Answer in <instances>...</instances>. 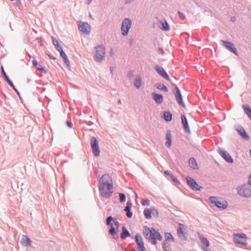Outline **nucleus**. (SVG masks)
I'll list each match as a JSON object with an SVG mask.
<instances>
[{
	"label": "nucleus",
	"instance_id": "47",
	"mask_svg": "<svg viewBox=\"0 0 251 251\" xmlns=\"http://www.w3.org/2000/svg\"><path fill=\"white\" fill-rule=\"evenodd\" d=\"M178 14V16H179V17L180 19L181 20H185L186 19V17L184 15V14H183L182 12H181L180 11H178L177 12Z\"/></svg>",
	"mask_w": 251,
	"mask_h": 251
},
{
	"label": "nucleus",
	"instance_id": "34",
	"mask_svg": "<svg viewBox=\"0 0 251 251\" xmlns=\"http://www.w3.org/2000/svg\"><path fill=\"white\" fill-rule=\"evenodd\" d=\"M200 239L201 243L203 246H205L206 247L209 246V242L206 238L202 237H200Z\"/></svg>",
	"mask_w": 251,
	"mask_h": 251
},
{
	"label": "nucleus",
	"instance_id": "13",
	"mask_svg": "<svg viewBox=\"0 0 251 251\" xmlns=\"http://www.w3.org/2000/svg\"><path fill=\"white\" fill-rule=\"evenodd\" d=\"M154 69L157 72V73L163 78H165L167 80L170 81L169 75L162 67L156 65L154 67Z\"/></svg>",
	"mask_w": 251,
	"mask_h": 251
},
{
	"label": "nucleus",
	"instance_id": "50",
	"mask_svg": "<svg viewBox=\"0 0 251 251\" xmlns=\"http://www.w3.org/2000/svg\"><path fill=\"white\" fill-rule=\"evenodd\" d=\"M46 54L49 57V58L50 59H52V60H55L56 59L55 57H54L53 55L50 54V53L49 51H46Z\"/></svg>",
	"mask_w": 251,
	"mask_h": 251
},
{
	"label": "nucleus",
	"instance_id": "44",
	"mask_svg": "<svg viewBox=\"0 0 251 251\" xmlns=\"http://www.w3.org/2000/svg\"><path fill=\"white\" fill-rule=\"evenodd\" d=\"M134 75V71L133 70H130L128 71L127 74V76L129 78L131 79V77H132Z\"/></svg>",
	"mask_w": 251,
	"mask_h": 251
},
{
	"label": "nucleus",
	"instance_id": "30",
	"mask_svg": "<svg viewBox=\"0 0 251 251\" xmlns=\"http://www.w3.org/2000/svg\"><path fill=\"white\" fill-rule=\"evenodd\" d=\"M165 240L164 242H166L167 241H172L173 242L175 241V239L174 237L172 236L171 233L170 232H166L165 233Z\"/></svg>",
	"mask_w": 251,
	"mask_h": 251
},
{
	"label": "nucleus",
	"instance_id": "9",
	"mask_svg": "<svg viewBox=\"0 0 251 251\" xmlns=\"http://www.w3.org/2000/svg\"><path fill=\"white\" fill-rule=\"evenodd\" d=\"M187 185L194 191L200 190L202 187L200 186L192 177L187 176L186 177Z\"/></svg>",
	"mask_w": 251,
	"mask_h": 251
},
{
	"label": "nucleus",
	"instance_id": "46",
	"mask_svg": "<svg viewBox=\"0 0 251 251\" xmlns=\"http://www.w3.org/2000/svg\"><path fill=\"white\" fill-rule=\"evenodd\" d=\"M162 245L163 249H171L170 245L166 242H164Z\"/></svg>",
	"mask_w": 251,
	"mask_h": 251
},
{
	"label": "nucleus",
	"instance_id": "7",
	"mask_svg": "<svg viewBox=\"0 0 251 251\" xmlns=\"http://www.w3.org/2000/svg\"><path fill=\"white\" fill-rule=\"evenodd\" d=\"M90 145L92 148V152L95 156H98L100 155V150L99 146V142L97 139L93 136L91 138Z\"/></svg>",
	"mask_w": 251,
	"mask_h": 251
},
{
	"label": "nucleus",
	"instance_id": "12",
	"mask_svg": "<svg viewBox=\"0 0 251 251\" xmlns=\"http://www.w3.org/2000/svg\"><path fill=\"white\" fill-rule=\"evenodd\" d=\"M223 43V45L228 50L233 53L235 55H237V51L236 49L234 47V45L230 42L221 40Z\"/></svg>",
	"mask_w": 251,
	"mask_h": 251
},
{
	"label": "nucleus",
	"instance_id": "21",
	"mask_svg": "<svg viewBox=\"0 0 251 251\" xmlns=\"http://www.w3.org/2000/svg\"><path fill=\"white\" fill-rule=\"evenodd\" d=\"M122 231L120 234V238L122 239H126L127 237H129L131 236L130 232L125 226H122Z\"/></svg>",
	"mask_w": 251,
	"mask_h": 251
},
{
	"label": "nucleus",
	"instance_id": "23",
	"mask_svg": "<svg viewBox=\"0 0 251 251\" xmlns=\"http://www.w3.org/2000/svg\"><path fill=\"white\" fill-rule=\"evenodd\" d=\"M134 86L139 89L142 85V77L140 75H137L134 81Z\"/></svg>",
	"mask_w": 251,
	"mask_h": 251
},
{
	"label": "nucleus",
	"instance_id": "25",
	"mask_svg": "<svg viewBox=\"0 0 251 251\" xmlns=\"http://www.w3.org/2000/svg\"><path fill=\"white\" fill-rule=\"evenodd\" d=\"M1 72L2 74V76L4 79V80L9 84L11 85L12 83V82L11 80H10L8 76L7 75L6 73L5 72L3 67L2 66H1Z\"/></svg>",
	"mask_w": 251,
	"mask_h": 251
},
{
	"label": "nucleus",
	"instance_id": "29",
	"mask_svg": "<svg viewBox=\"0 0 251 251\" xmlns=\"http://www.w3.org/2000/svg\"><path fill=\"white\" fill-rule=\"evenodd\" d=\"M156 88L163 91L165 92H168V88L166 86H165L164 84L161 83H158L156 84Z\"/></svg>",
	"mask_w": 251,
	"mask_h": 251
},
{
	"label": "nucleus",
	"instance_id": "62",
	"mask_svg": "<svg viewBox=\"0 0 251 251\" xmlns=\"http://www.w3.org/2000/svg\"><path fill=\"white\" fill-rule=\"evenodd\" d=\"M86 123L88 125H89V126H91V125H92L93 124V123H92V122H91V121H89V122H88V123H87L86 122Z\"/></svg>",
	"mask_w": 251,
	"mask_h": 251
},
{
	"label": "nucleus",
	"instance_id": "64",
	"mask_svg": "<svg viewBox=\"0 0 251 251\" xmlns=\"http://www.w3.org/2000/svg\"><path fill=\"white\" fill-rule=\"evenodd\" d=\"M202 249L204 250V251H207V250L204 247H202Z\"/></svg>",
	"mask_w": 251,
	"mask_h": 251
},
{
	"label": "nucleus",
	"instance_id": "38",
	"mask_svg": "<svg viewBox=\"0 0 251 251\" xmlns=\"http://www.w3.org/2000/svg\"><path fill=\"white\" fill-rule=\"evenodd\" d=\"M151 211H152L151 213H152L153 216H154V217H158L159 213H158V210L156 208H155L154 207H152Z\"/></svg>",
	"mask_w": 251,
	"mask_h": 251
},
{
	"label": "nucleus",
	"instance_id": "14",
	"mask_svg": "<svg viewBox=\"0 0 251 251\" xmlns=\"http://www.w3.org/2000/svg\"><path fill=\"white\" fill-rule=\"evenodd\" d=\"M219 154L228 163H232L233 159L231 155L226 151L219 149Z\"/></svg>",
	"mask_w": 251,
	"mask_h": 251
},
{
	"label": "nucleus",
	"instance_id": "55",
	"mask_svg": "<svg viewBox=\"0 0 251 251\" xmlns=\"http://www.w3.org/2000/svg\"><path fill=\"white\" fill-rule=\"evenodd\" d=\"M124 210L126 212L127 211H129L131 210V208H129V207H125L124 209Z\"/></svg>",
	"mask_w": 251,
	"mask_h": 251
},
{
	"label": "nucleus",
	"instance_id": "19",
	"mask_svg": "<svg viewBox=\"0 0 251 251\" xmlns=\"http://www.w3.org/2000/svg\"><path fill=\"white\" fill-rule=\"evenodd\" d=\"M237 131L238 133V134L245 140H249L250 139V136L247 133L244 128L240 126L239 128L237 129Z\"/></svg>",
	"mask_w": 251,
	"mask_h": 251
},
{
	"label": "nucleus",
	"instance_id": "53",
	"mask_svg": "<svg viewBox=\"0 0 251 251\" xmlns=\"http://www.w3.org/2000/svg\"><path fill=\"white\" fill-rule=\"evenodd\" d=\"M132 206V203L131 201H127L126 202V207H129L131 208V207Z\"/></svg>",
	"mask_w": 251,
	"mask_h": 251
},
{
	"label": "nucleus",
	"instance_id": "40",
	"mask_svg": "<svg viewBox=\"0 0 251 251\" xmlns=\"http://www.w3.org/2000/svg\"><path fill=\"white\" fill-rule=\"evenodd\" d=\"M119 196L120 201L121 202H125L126 201V195H125V194L120 193L119 194Z\"/></svg>",
	"mask_w": 251,
	"mask_h": 251
},
{
	"label": "nucleus",
	"instance_id": "11",
	"mask_svg": "<svg viewBox=\"0 0 251 251\" xmlns=\"http://www.w3.org/2000/svg\"><path fill=\"white\" fill-rule=\"evenodd\" d=\"M234 241L235 243L243 245L246 244L245 234H234Z\"/></svg>",
	"mask_w": 251,
	"mask_h": 251
},
{
	"label": "nucleus",
	"instance_id": "22",
	"mask_svg": "<svg viewBox=\"0 0 251 251\" xmlns=\"http://www.w3.org/2000/svg\"><path fill=\"white\" fill-rule=\"evenodd\" d=\"M166 142L165 143L166 146L170 148L172 145V137L171 131L170 130H168L166 134Z\"/></svg>",
	"mask_w": 251,
	"mask_h": 251
},
{
	"label": "nucleus",
	"instance_id": "24",
	"mask_svg": "<svg viewBox=\"0 0 251 251\" xmlns=\"http://www.w3.org/2000/svg\"><path fill=\"white\" fill-rule=\"evenodd\" d=\"M189 166L194 169V170H197L198 169V166L197 163V162L196 161V159L194 157H191L189 160Z\"/></svg>",
	"mask_w": 251,
	"mask_h": 251
},
{
	"label": "nucleus",
	"instance_id": "5",
	"mask_svg": "<svg viewBox=\"0 0 251 251\" xmlns=\"http://www.w3.org/2000/svg\"><path fill=\"white\" fill-rule=\"evenodd\" d=\"M209 201L211 203L221 210H224L228 206V203L226 200H221L219 201V199L216 197H210Z\"/></svg>",
	"mask_w": 251,
	"mask_h": 251
},
{
	"label": "nucleus",
	"instance_id": "63",
	"mask_svg": "<svg viewBox=\"0 0 251 251\" xmlns=\"http://www.w3.org/2000/svg\"><path fill=\"white\" fill-rule=\"evenodd\" d=\"M248 181H249L250 183H251V175H250V176H249V177Z\"/></svg>",
	"mask_w": 251,
	"mask_h": 251
},
{
	"label": "nucleus",
	"instance_id": "32",
	"mask_svg": "<svg viewBox=\"0 0 251 251\" xmlns=\"http://www.w3.org/2000/svg\"><path fill=\"white\" fill-rule=\"evenodd\" d=\"M64 63H65L67 67V68L70 70V62L69 60V59L66 54V53L64 52Z\"/></svg>",
	"mask_w": 251,
	"mask_h": 251
},
{
	"label": "nucleus",
	"instance_id": "48",
	"mask_svg": "<svg viewBox=\"0 0 251 251\" xmlns=\"http://www.w3.org/2000/svg\"><path fill=\"white\" fill-rule=\"evenodd\" d=\"M14 90V91L16 93V94L19 96V97H20V93L17 90V89L16 88V87H15V86L14 85L13 83H12V84L11 85H9Z\"/></svg>",
	"mask_w": 251,
	"mask_h": 251
},
{
	"label": "nucleus",
	"instance_id": "42",
	"mask_svg": "<svg viewBox=\"0 0 251 251\" xmlns=\"http://www.w3.org/2000/svg\"><path fill=\"white\" fill-rule=\"evenodd\" d=\"M141 204L143 205L149 206L150 204V201L148 199H143L141 201Z\"/></svg>",
	"mask_w": 251,
	"mask_h": 251
},
{
	"label": "nucleus",
	"instance_id": "57",
	"mask_svg": "<svg viewBox=\"0 0 251 251\" xmlns=\"http://www.w3.org/2000/svg\"><path fill=\"white\" fill-rule=\"evenodd\" d=\"M158 50L159 51H160V52L162 54H163L164 52V50H163L162 48H159L158 49Z\"/></svg>",
	"mask_w": 251,
	"mask_h": 251
},
{
	"label": "nucleus",
	"instance_id": "36",
	"mask_svg": "<svg viewBox=\"0 0 251 251\" xmlns=\"http://www.w3.org/2000/svg\"><path fill=\"white\" fill-rule=\"evenodd\" d=\"M115 219H113L112 216H109L107 217L106 219V224L107 226H111L113 225V224L111 223V222Z\"/></svg>",
	"mask_w": 251,
	"mask_h": 251
},
{
	"label": "nucleus",
	"instance_id": "10",
	"mask_svg": "<svg viewBox=\"0 0 251 251\" xmlns=\"http://www.w3.org/2000/svg\"><path fill=\"white\" fill-rule=\"evenodd\" d=\"M186 230V226L182 224L179 223L178 227L177 229V233L178 237L181 240L184 241H186L187 240L186 232H185Z\"/></svg>",
	"mask_w": 251,
	"mask_h": 251
},
{
	"label": "nucleus",
	"instance_id": "16",
	"mask_svg": "<svg viewBox=\"0 0 251 251\" xmlns=\"http://www.w3.org/2000/svg\"><path fill=\"white\" fill-rule=\"evenodd\" d=\"M32 241L26 236L23 235L22 236L20 243L25 247H30Z\"/></svg>",
	"mask_w": 251,
	"mask_h": 251
},
{
	"label": "nucleus",
	"instance_id": "43",
	"mask_svg": "<svg viewBox=\"0 0 251 251\" xmlns=\"http://www.w3.org/2000/svg\"><path fill=\"white\" fill-rule=\"evenodd\" d=\"M171 83H172L173 87L174 88V93H180V91L179 90L178 87L175 84H174L172 82H171Z\"/></svg>",
	"mask_w": 251,
	"mask_h": 251
},
{
	"label": "nucleus",
	"instance_id": "58",
	"mask_svg": "<svg viewBox=\"0 0 251 251\" xmlns=\"http://www.w3.org/2000/svg\"><path fill=\"white\" fill-rule=\"evenodd\" d=\"M235 20L236 19H235V17H234V16L231 17V18H230L231 21H232V22H234Z\"/></svg>",
	"mask_w": 251,
	"mask_h": 251
},
{
	"label": "nucleus",
	"instance_id": "61",
	"mask_svg": "<svg viewBox=\"0 0 251 251\" xmlns=\"http://www.w3.org/2000/svg\"><path fill=\"white\" fill-rule=\"evenodd\" d=\"M92 0H87L86 3L88 4H89L91 2Z\"/></svg>",
	"mask_w": 251,
	"mask_h": 251
},
{
	"label": "nucleus",
	"instance_id": "37",
	"mask_svg": "<svg viewBox=\"0 0 251 251\" xmlns=\"http://www.w3.org/2000/svg\"><path fill=\"white\" fill-rule=\"evenodd\" d=\"M110 228L109 229V233L111 235H114L117 233V231L113 225L110 226Z\"/></svg>",
	"mask_w": 251,
	"mask_h": 251
},
{
	"label": "nucleus",
	"instance_id": "6",
	"mask_svg": "<svg viewBox=\"0 0 251 251\" xmlns=\"http://www.w3.org/2000/svg\"><path fill=\"white\" fill-rule=\"evenodd\" d=\"M132 21L129 18H125L122 23L121 32L122 34L125 36L128 34V31L131 28Z\"/></svg>",
	"mask_w": 251,
	"mask_h": 251
},
{
	"label": "nucleus",
	"instance_id": "15",
	"mask_svg": "<svg viewBox=\"0 0 251 251\" xmlns=\"http://www.w3.org/2000/svg\"><path fill=\"white\" fill-rule=\"evenodd\" d=\"M52 41L56 50L59 52L60 56L63 58V49L58 40L54 37H51Z\"/></svg>",
	"mask_w": 251,
	"mask_h": 251
},
{
	"label": "nucleus",
	"instance_id": "59",
	"mask_svg": "<svg viewBox=\"0 0 251 251\" xmlns=\"http://www.w3.org/2000/svg\"><path fill=\"white\" fill-rule=\"evenodd\" d=\"M113 70H114V68H113V67H111L110 68V73H111V74H113Z\"/></svg>",
	"mask_w": 251,
	"mask_h": 251
},
{
	"label": "nucleus",
	"instance_id": "20",
	"mask_svg": "<svg viewBox=\"0 0 251 251\" xmlns=\"http://www.w3.org/2000/svg\"><path fill=\"white\" fill-rule=\"evenodd\" d=\"M174 94L178 103L182 106L183 108H185V105L183 101L182 96L181 92L174 93Z\"/></svg>",
	"mask_w": 251,
	"mask_h": 251
},
{
	"label": "nucleus",
	"instance_id": "41",
	"mask_svg": "<svg viewBox=\"0 0 251 251\" xmlns=\"http://www.w3.org/2000/svg\"><path fill=\"white\" fill-rule=\"evenodd\" d=\"M34 67H35L38 70H40L42 72L45 73L47 72L46 70L43 67H42V65L38 63Z\"/></svg>",
	"mask_w": 251,
	"mask_h": 251
},
{
	"label": "nucleus",
	"instance_id": "45",
	"mask_svg": "<svg viewBox=\"0 0 251 251\" xmlns=\"http://www.w3.org/2000/svg\"><path fill=\"white\" fill-rule=\"evenodd\" d=\"M29 57L30 58H32L33 59L32 61V64L34 66H35L37 64L38 62L37 61H36V58L35 57V56H30V55H28Z\"/></svg>",
	"mask_w": 251,
	"mask_h": 251
},
{
	"label": "nucleus",
	"instance_id": "60",
	"mask_svg": "<svg viewBox=\"0 0 251 251\" xmlns=\"http://www.w3.org/2000/svg\"><path fill=\"white\" fill-rule=\"evenodd\" d=\"M164 251H172L171 249H163Z\"/></svg>",
	"mask_w": 251,
	"mask_h": 251
},
{
	"label": "nucleus",
	"instance_id": "54",
	"mask_svg": "<svg viewBox=\"0 0 251 251\" xmlns=\"http://www.w3.org/2000/svg\"><path fill=\"white\" fill-rule=\"evenodd\" d=\"M134 0H125V4H130Z\"/></svg>",
	"mask_w": 251,
	"mask_h": 251
},
{
	"label": "nucleus",
	"instance_id": "28",
	"mask_svg": "<svg viewBox=\"0 0 251 251\" xmlns=\"http://www.w3.org/2000/svg\"><path fill=\"white\" fill-rule=\"evenodd\" d=\"M242 107L245 113L251 120V108L249 106L245 105H243Z\"/></svg>",
	"mask_w": 251,
	"mask_h": 251
},
{
	"label": "nucleus",
	"instance_id": "51",
	"mask_svg": "<svg viewBox=\"0 0 251 251\" xmlns=\"http://www.w3.org/2000/svg\"><path fill=\"white\" fill-rule=\"evenodd\" d=\"M132 212L130 211H127L126 212V216L128 218H130L132 217Z\"/></svg>",
	"mask_w": 251,
	"mask_h": 251
},
{
	"label": "nucleus",
	"instance_id": "26",
	"mask_svg": "<svg viewBox=\"0 0 251 251\" xmlns=\"http://www.w3.org/2000/svg\"><path fill=\"white\" fill-rule=\"evenodd\" d=\"M172 114L169 111H164L163 118L166 122H170L172 119Z\"/></svg>",
	"mask_w": 251,
	"mask_h": 251
},
{
	"label": "nucleus",
	"instance_id": "33",
	"mask_svg": "<svg viewBox=\"0 0 251 251\" xmlns=\"http://www.w3.org/2000/svg\"><path fill=\"white\" fill-rule=\"evenodd\" d=\"M135 241L136 244H138L141 242H143V238L140 234L137 233L135 236Z\"/></svg>",
	"mask_w": 251,
	"mask_h": 251
},
{
	"label": "nucleus",
	"instance_id": "18",
	"mask_svg": "<svg viewBox=\"0 0 251 251\" xmlns=\"http://www.w3.org/2000/svg\"><path fill=\"white\" fill-rule=\"evenodd\" d=\"M151 95L153 100L157 104H160L163 102V97L162 95L154 92L152 93Z\"/></svg>",
	"mask_w": 251,
	"mask_h": 251
},
{
	"label": "nucleus",
	"instance_id": "49",
	"mask_svg": "<svg viewBox=\"0 0 251 251\" xmlns=\"http://www.w3.org/2000/svg\"><path fill=\"white\" fill-rule=\"evenodd\" d=\"M65 124L66 125V126L69 128H71L73 127V124L70 121H67L65 122Z\"/></svg>",
	"mask_w": 251,
	"mask_h": 251
},
{
	"label": "nucleus",
	"instance_id": "52",
	"mask_svg": "<svg viewBox=\"0 0 251 251\" xmlns=\"http://www.w3.org/2000/svg\"><path fill=\"white\" fill-rule=\"evenodd\" d=\"M113 222H114L115 226H116V227L118 228L120 226V224L118 222V221L116 219H115L114 220H113Z\"/></svg>",
	"mask_w": 251,
	"mask_h": 251
},
{
	"label": "nucleus",
	"instance_id": "3",
	"mask_svg": "<svg viewBox=\"0 0 251 251\" xmlns=\"http://www.w3.org/2000/svg\"><path fill=\"white\" fill-rule=\"evenodd\" d=\"M238 194L244 198H249L251 196V183L249 181L238 187L237 188Z\"/></svg>",
	"mask_w": 251,
	"mask_h": 251
},
{
	"label": "nucleus",
	"instance_id": "4",
	"mask_svg": "<svg viewBox=\"0 0 251 251\" xmlns=\"http://www.w3.org/2000/svg\"><path fill=\"white\" fill-rule=\"evenodd\" d=\"M96 51L94 55V60L97 62H101L105 56V48L103 45L95 47Z\"/></svg>",
	"mask_w": 251,
	"mask_h": 251
},
{
	"label": "nucleus",
	"instance_id": "56",
	"mask_svg": "<svg viewBox=\"0 0 251 251\" xmlns=\"http://www.w3.org/2000/svg\"><path fill=\"white\" fill-rule=\"evenodd\" d=\"M164 174L166 175L170 176H171V175L172 174V173H170L168 171L166 170L164 171Z\"/></svg>",
	"mask_w": 251,
	"mask_h": 251
},
{
	"label": "nucleus",
	"instance_id": "17",
	"mask_svg": "<svg viewBox=\"0 0 251 251\" xmlns=\"http://www.w3.org/2000/svg\"><path fill=\"white\" fill-rule=\"evenodd\" d=\"M181 119L183 128L185 131L188 134H190V129L189 128L188 122L187 120L186 117L184 115L181 116Z\"/></svg>",
	"mask_w": 251,
	"mask_h": 251
},
{
	"label": "nucleus",
	"instance_id": "35",
	"mask_svg": "<svg viewBox=\"0 0 251 251\" xmlns=\"http://www.w3.org/2000/svg\"><path fill=\"white\" fill-rule=\"evenodd\" d=\"M137 246L138 251H146L144 242L137 244Z\"/></svg>",
	"mask_w": 251,
	"mask_h": 251
},
{
	"label": "nucleus",
	"instance_id": "1",
	"mask_svg": "<svg viewBox=\"0 0 251 251\" xmlns=\"http://www.w3.org/2000/svg\"><path fill=\"white\" fill-rule=\"evenodd\" d=\"M112 179L108 174L102 176L99 180V190L100 196L105 198L112 196L113 191Z\"/></svg>",
	"mask_w": 251,
	"mask_h": 251
},
{
	"label": "nucleus",
	"instance_id": "39",
	"mask_svg": "<svg viewBox=\"0 0 251 251\" xmlns=\"http://www.w3.org/2000/svg\"><path fill=\"white\" fill-rule=\"evenodd\" d=\"M171 177L172 180L177 185H180L181 184L180 182L177 179V178L173 175H171Z\"/></svg>",
	"mask_w": 251,
	"mask_h": 251
},
{
	"label": "nucleus",
	"instance_id": "27",
	"mask_svg": "<svg viewBox=\"0 0 251 251\" xmlns=\"http://www.w3.org/2000/svg\"><path fill=\"white\" fill-rule=\"evenodd\" d=\"M151 207L150 208H146L144 209L143 212L144 216L147 219H151Z\"/></svg>",
	"mask_w": 251,
	"mask_h": 251
},
{
	"label": "nucleus",
	"instance_id": "8",
	"mask_svg": "<svg viewBox=\"0 0 251 251\" xmlns=\"http://www.w3.org/2000/svg\"><path fill=\"white\" fill-rule=\"evenodd\" d=\"M78 28L82 33L88 35L91 32V26L87 22H78Z\"/></svg>",
	"mask_w": 251,
	"mask_h": 251
},
{
	"label": "nucleus",
	"instance_id": "31",
	"mask_svg": "<svg viewBox=\"0 0 251 251\" xmlns=\"http://www.w3.org/2000/svg\"><path fill=\"white\" fill-rule=\"evenodd\" d=\"M162 27L161 29L164 31H169L170 30V26L168 23L165 21L164 22H162Z\"/></svg>",
	"mask_w": 251,
	"mask_h": 251
},
{
	"label": "nucleus",
	"instance_id": "2",
	"mask_svg": "<svg viewBox=\"0 0 251 251\" xmlns=\"http://www.w3.org/2000/svg\"><path fill=\"white\" fill-rule=\"evenodd\" d=\"M143 234L146 239L151 242L152 245L157 244L156 240L161 241L162 237L160 233L153 227L150 228L147 226L143 227Z\"/></svg>",
	"mask_w": 251,
	"mask_h": 251
}]
</instances>
